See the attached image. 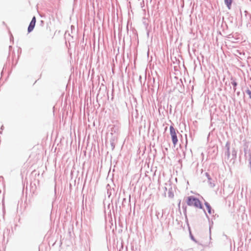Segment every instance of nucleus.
I'll list each match as a JSON object with an SVG mask.
<instances>
[{
    "instance_id": "obj_1",
    "label": "nucleus",
    "mask_w": 251,
    "mask_h": 251,
    "mask_svg": "<svg viewBox=\"0 0 251 251\" xmlns=\"http://www.w3.org/2000/svg\"><path fill=\"white\" fill-rule=\"evenodd\" d=\"M186 202L188 206H194L197 208L202 209L208 222H210V217L207 215L205 210L203 208L202 203L200 200L194 196H188L186 198Z\"/></svg>"
},
{
    "instance_id": "obj_2",
    "label": "nucleus",
    "mask_w": 251,
    "mask_h": 251,
    "mask_svg": "<svg viewBox=\"0 0 251 251\" xmlns=\"http://www.w3.org/2000/svg\"><path fill=\"white\" fill-rule=\"evenodd\" d=\"M170 132L173 144L174 146L175 147L178 142V139L176 133H178V131L176 130L173 126L171 125L170 126Z\"/></svg>"
},
{
    "instance_id": "obj_3",
    "label": "nucleus",
    "mask_w": 251,
    "mask_h": 251,
    "mask_svg": "<svg viewBox=\"0 0 251 251\" xmlns=\"http://www.w3.org/2000/svg\"><path fill=\"white\" fill-rule=\"evenodd\" d=\"M36 21V17L35 16H33V17L32 18L31 22L29 23L28 26V28H27L28 33L31 32L33 30V29L35 27V25Z\"/></svg>"
},
{
    "instance_id": "obj_4",
    "label": "nucleus",
    "mask_w": 251,
    "mask_h": 251,
    "mask_svg": "<svg viewBox=\"0 0 251 251\" xmlns=\"http://www.w3.org/2000/svg\"><path fill=\"white\" fill-rule=\"evenodd\" d=\"M230 143L229 141H227L226 146L225 148L226 149V151L225 152V154L226 156H227V159H229L230 155Z\"/></svg>"
},
{
    "instance_id": "obj_5",
    "label": "nucleus",
    "mask_w": 251,
    "mask_h": 251,
    "mask_svg": "<svg viewBox=\"0 0 251 251\" xmlns=\"http://www.w3.org/2000/svg\"><path fill=\"white\" fill-rule=\"evenodd\" d=\"M205 176H206V177L208 179V182L209 185L210 186V187H211V188L214 187L215 186V183H214V181L212 180L210 175L208 173H205Z\"/></svg>"
},
{
    "instance_id": "obj_6",
    "label": "nucleus",
    "mask_w": 251,
    "mask_h": 251,
    "mask_svg": "<svg viewBox=\"0 0 251 251\" xmlns=\"http://www.w3.org/2000/svg\"><path fill=\"white\" fill-rule=\"evenodd\" d=\"M111 135L112 136L111 138L110 139V143L111 147L112 150H114L115 147V142L116 140V137L115 136H113V133H111Z\"/></svg>"
},
{
    "instance_id": "obj_7",
    "label": "nucleus",
    "mask_w": 251,
    "mask_h": 251,
    "mask_svg": "<svg viewBox=\"0 0 251 251\" xmlns=\"http://www.w3.org/2000/svg\"><path fill=\"white\" fill-rule=\"evenodd\" d=\"M204 205L207 210V212L209 214L214 213V210L212 208L210 204L207 201L204 202Z\"/></svg>"
},
{
    "instance_id": "obj_8",
    "label": "nucleus",
    "mask_w": 251,
    "mask_h": 251,
    "mask_svg": "<svg viewBox=\"0 0 251 251\" xmlns=\"http://www.w3.org/2000/svg\"><path fill=\"white\" fill-rule=\"evenodd\" d=\"M130 202V195H129V196L128 201H127L126 198L123 199L122 202V206L123 208H126L127 204L128 205L129 204Z\"/></svg>"
},
{
    "instance_id": "obj_9",
    "label": "nucleus",
    "mask_w": 251,
    "mask_h": 251,
    "mask_svg": "<svg viewBox=\"0 0 251 251\" xmlns=\"http://www.w3.org/2000/svg\"><path fill=\"white\" fill-rule=\"evenodd\" d=\"M164 214V210L162 209L161 210V213L159 211L156 210L155 211V215L157 217V219L161 221V218H163V215Z\"/></svg>"
},
{
    "instance_id": "obj_10",
    "label": "nucleus",
    "mask_w": 251,
    "mask_h": 251,
    "mask_svg": "<svg viewBox=\"0 0 251 251\" xmlns=\"http://www.w3.org/2000/svg\"><path fill=\"white\" fill-rule=\"evenodd\" d=\"M182 208L183 209V213L185 217L186 222L188 225V219L187 216V206L185 205V203L182 204Z\"/></svg>"
},
{
    "instance_id": "obj_11",
    "label": "nucleus",
    "mask_w": 251,
    "mask_h": 251,
    "mask_svg": "<svg viewBox=\"0 0 251 251\" xmlns=\"http://www.w3.org/2000/svg\"><path fill=\"white\" fill-rule=\"evenodd\" d=\"M230 80L231 81V84L233 86V91L235 92L236 91V87L237 86V83L235 81V79L234 77H231Z\"/></svg>"
},
{
    "instance_id": "obj_12",
    "label": "nucleus",
    "mask_w": 251,
    "mask_h": 251,
    "mask_svg": "<svg viewBox=\"0 0 251 251\" xmlns=\"http://www.w3.org/2000/svg\"><path fill=\"white\" fill-rule=\"evenodd\" d=\"M224 2L228 9H230L233 2V0H224Z\"/></svg>"
},
{
    "instance_id": "obj_13",
    "label": "nucleus",
    "mask_w": 251,
    "mask_h": 251,
    "mask_svg": "<svg viewBox=\"0 0 251 251\" xmlns=\"http://www.w3.org/2000/svg\"><path fill=\"white\" fill-rule=\"evenodd\" d=\"M188 228H189V236H190V239L192 241L195 242L196 243H197L198 244H200L199 242L195 238L194 235L192 234L189 226L188 227Z\"/></svg>"
},
{
    "instance_id": "obj_14",
    "label": "nucleus",
    "mask_w": 251,
    "mask_h": 251,
    "mask_svg": "<svg viewBox=\"0 0 251 251\" xmlns=\"http://www.w3.org/2000/svg\"><path fill=\"white\" fill-rule=\"evenodd\" d=\"M216 217H218V215H217V214H215V215L212 216V219L211 220L210 219V222H209L210 232L211 231V227L212 226V225L213 224V222L212 220H213V219L215 220Z\"/></svg>"
},
{
    "instance_id": "obj_15",
    "label": "nucleus",
    "mask_w": 251,
    "mask_h": 251,
    "mask_svg": "<svg viewBox=\"0 0 251 251\" xmlns=\"http://www.w3.org/2000/svg\"><path fill=\"white\" fill-rule=\"evenodd\" d=\"M231 155L232 158L233 159H235L237 157V151L235 150L234 148H233L232 150Z\"/></svg>"
},
{
    "instance_id": "obj_16",
    "label": "nucleus",
    "mask_w": 251,
    "mask_h": 251,
    "mask_svg": "<svg viewBox=\"0 0 251 251\" xmlns=\"http://www.w3.org/2000/svg\"><path fill=\"white\" fill-rule=\"evenodd\" d=\"M174 193L173 192V191H172V188L171 187L169 189L168 197L169 198L172 199V198H174Z\"/></svg>"
},
{
    "instance_id": "obj_17",
    "label": "nucleus",
    "mask_w": 251,
    "mask_h": 251,
    "mask_svg": "<svg viewBox=\"0 0 251 251\" xmlns=\"http://www.w3.org/2000/svg\"><path fill=\"white\" fill-rule=\"evenodd\" d=\"M246 93L249 96V98L251 99V91L249 89H247L246 91Z\"/></svg>"
},
{
    "instance_id": "obj_18",
    "label": "nucleus",
    "mask_w": 251,
    "mask_h": 251,
    "mask_svg": "<svg viewBox=\"0 0 251 251\" xmlns=\"http://www.w3.org/2000/svg\"><path fill=\"white\" fill-rule=\"evenodd\" d=\"M144 24L146 26V30L148 29V24H146L145 22H144Z\"/></svg>"
},
{
    "instance_id": "obj_19",
    "label": "nucleus",
    "mask_w": 251,
    "mask_h": 251,
    "mask_svg": "<svg viewBox=\"0 0 251 251\" xmlns=\"http://www.w3.org/2000/svg\"><path fill=\"white\" fill-rule=\"evenodd\" d=\"M149 33H150V30L149 29H147V36H149Z\"/></svg>"
},
{
    "instance_id": "obj_20",
    "label": "nucleus",
    "mask_w": 251,
    "mask_h": 251,
    "mask_svg": "<svg viewBox=\"0 0 251 251\" xmlns=\"http://www.w3.org/2000/svg\"><path fill=\"white\" fill-rule=\"evenodd\" d=\"M164 193H165H165H166V191H167V187H164Z\"/></svg>"
},
{
    "instance_id": "obj_21",
    "label": "nucleus",
    "mask_w": 251,
    "mask_h": 251,
    "mask_svg": "<svg viewBox=\"0 0 251 251\" xmlns=\"http://www.w3.org/2000/svg\"><path fill=\"white\" fill-rule=\"evenodd\" d=\"M236 94L237 96H239L240 94V91H238L236 92Z\"/></svg>"
},
{
    "instance_id": "obj_22",
    "label": "nucleus",
    "mask_w": 251,
    "mask_h": 251,
    "mask_svg": "<svg viewBox=\"0 0 251 251\" xmlns=\"http://www.w3.org/2000/svg\"><path fill=\"white\" fill-rule=\"evenodd\" d=\"M180 202H181V201L180 200L179 201L178 204V206L179 208L180 207Z\"/></svg>"
},
{
    "instance_id": "obj_23",
    "label": "nucleus",
    "mask_w": 251,
    "mask_h": 251,
    "mask_svg": "<svg viewBox=\"0 0 251 251\" xmlns=\"http://www.w3.org/2000/svg\"><path fill=\"white\" fill-rule=\"evenodd\" d=\"M180 83L182 84V81L181 79H180Z\"/></svg>"
},
{
    "instance_id": "obj_24",
    "label": "nucleus",
    "mask_w": 251,
    "mask_h": 251,
    "mask_svg": "<svg viewBox=\"0 0 251 251\" xmlns=\"http://www.w3.org/2000/svg\"><path fill=\"white\" fill-rule=\"evenodd\" d=\"M224 236H225L226 237V238H227V235H226L224 234Z\"/></svg>"
},
{
    "instance_id": "obj_25",
    "label": "nucleus",
    "mask_w": 251,
    "mask_h": 251,
    "mask_svg": "<svg viewBox=\"0 0 251 251\" xmlns=\"http://www.w3.org/2000/svg\"><path fill=\"white\" fill-rule=\"evenodd\" d=\"M44 23V21H41V24H43Z\"/></svg>"
},
{
    "instance_id": "obj_26",
    "label": "nucleus",
    "mask_w": 251,
    "mask_h": 251,
    "mask_svg": "<svg viewBox=\"0 0 251 251\" xmlns=\"http://www.w3.org/2000/svg\"><path fill=\"white\" fill-rule=\"evenodd\" d=\"M177 84H179V85H180V86H181V84H180L179 82H177Z\"/></svg>"
},
{
    "instance_id": "obj_27",
    "label": "nucleus",
    "mask_w": 251,
    "mask_h": 251,
    "mask_svg": "<svg viewBox=\"0 0 251 251\" xmlns=\"http://www.w3.org/2000/svg\"><path fill=\"white\" fill-rule=\"evenodd\" d=\"M121 248H122V249H123V245H122V246H121Z\"/></svg>"
},
{
    "instance_id": "obj_28",
    "label": "nucleus",
    "mask_w": 251,
    "mask_h": 251,
    "mask_svg": "<svg viewBox=\"0 0 251 251\" xmlns=\"http://www.w3.org/2000/svg\"><path fill=\"white\" fill-rule=\"evenodd\" d=\"M165 150L167 151L168 149L167 148H165Z\"/></svg>"
},
{
    "instance_id": "obj_29",
    "label": "nucleus",
    "mask_w": 251,
    "mask_h": 251,
    "mask_svg": "<svg viewBox=\"0 0 251 251\" xmlns=\"http://www.w3.org/2000/svg\"><path fill=\"white\" fill-rule=\"evenodd\" d=\"M186 143L187 144V140H186Z\"/></svg>"
},
{
    "instance_id": "obj_30",
    "label": "nucleus",
    "mask_w": 251,
    "mask_h": 251,
    "mask_svg": "<svg viewBox=\"0 0 251 251\" xmlns=\"http://www.w3.org/2000/svg\"><path fill=\"white\" fill-rule=\"evenodd\" d=\"M0 134H1V131H0Z\"/></svg>"
}]
</instances>
